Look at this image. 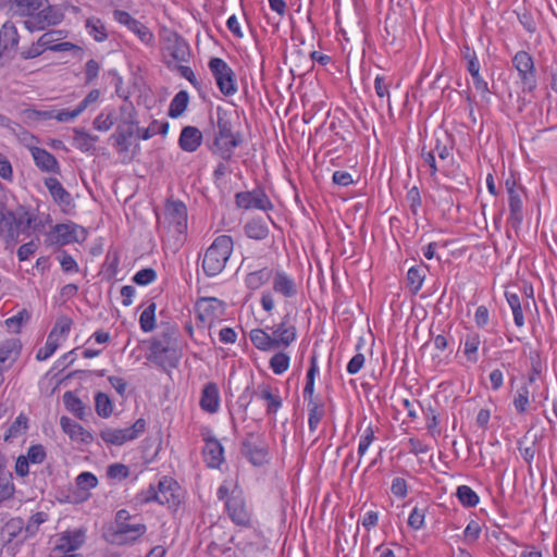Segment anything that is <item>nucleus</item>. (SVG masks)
<instances>
[{"label": "nucleus", "mask_w": 557, "mask_h": 557, "mask_svg": "<svg viewBox=\"0 0 557 557\" xmlns=\"http://www.w3.org/2000/svg\"><path fill=\"white\" fill-rule=\"evenodd\" d=\"M406 199L409 203L410 211L413 215H418L419 209L422 205L420 190L417 186L411 187L406 195Z\"/></svg>", "instance_id": "obj_57"}, {"label": "nucleus", "mask_w": 557, "mask_h": 557, "mask_svg": "<svg viewBox=\"0 0 557 557\" xmlns=\"http://www.w3.org/2000/svg\"><path fill=\"white\" fill-rule=\"evenodd\" d=\"M47 0H10V9L21 16L32 18Z\"/></svg>", "instance_id": "obj_30"}, {"label": "nucleus", "mask_w": 557, "mask_h": 557, "mask_svg": "<svg viewBox=\"0 0 557 557\" xmlns=\"http://www.w3.org/2000/svg\"><path fill=\"white\" fill-rule=\"evenodd\" d=\"M456 496L459 503L467 508L475 507L480 502L479 495L468 485L458 486Z\"/></svg>", "instance_id": "obj_45"}, {"label": "nucleus", "mask_w": 557, "mask_h": 557, "mask_svg": "<svg viewBox=\"0 0 557 557\" xmlns=\"http://www.w3.org/2000/svg\"><path fill=\"white\" fill-rule=\"evenodd\" d=\"M249 338L252 345L261 351H270L273 349H277L275 345V341L272 337V334H269L267 330L263 329H253L249 333Z\"/></svg>", "instance_id": "obj_32"}, {"label": "nucleus", "mask_w": 557, "mask_h": 557, "mask_svg": "<svg viewBox=\"0 0 557 557\" xmlns=\"http://www.w3.org/2000/svg\"><path fill=\"white\" fill-rule=\"evenodd\" d=\"M156 310L157 306L151 301L141 311V332L149 333L157 327Z\"/></svg>", "instance_id": "obj_47"}, {"label": "nucleus", "mask_w": 557, "mask_h": 557, "mask_svg": "<svg viewBox=\"0 0 557 557\" xmlns=\"http://www.w3.org/2000/svg\"><path fill=\"white\" fill-rule=\"evenodd\" d=\"M139 421H136L133 425V430L131 429H104L101 431V438L112 445H122L125 442L133 440L136 437L135 428L137 426Z\"/></svg>", "instance_id": "obj_23"}, {"label": "nucleus", "mask_w": 557, "mask_h": 557, "mask_svg": "<svg viewBox=\"0 0 557 557\" xmlns=\"http://www.w3.org/2000/svg\"><path fill=\"white\" fill-rule=\"evenodd\" d=\"M22 345L17 338H9L0 343V363H4L13 356L16 359L20 355Z\"/></svg>", "instance_id": "obj_41"}, {"label": "nucleus", "mask_w": 557, "mask_h": 557, "mask_svg": "<svg viewBox=\"0 0 557 557\" xmlns=\"http://www.w3.org/2000/svg\"><path fill=\"white\" fill-rule=\"evenodd\" d=\"M63 403L70 412L75 414L78 419H84L86 407L74 392H65L63 394Z\"/></svg>", "instance_id": "obj_43"}, {"label": "nucleus", "mask_w": 557, "mask_h": 557, "mask_svg": "<svg viewBox=\"0 0 557 557\" xmlns=\"http://www.w3.org/2000/svg\"><path fill=\"white\" fill-rule=\"evenodd\" d=\"M391 492L398 498H405L408 494V484L404 478H395L392 482Z\"/></svg>", "instance_id": "obj_64"}, {"label": "nucleus", "mask_w": 557, "mask_h": 557, "mask_svg": "<svg viewBox=\"0 0 557 557\" xmlns=\"http://www.w3.org/2000/svg\"><path fill=\"white\" fill-rule=\"evenodd\" d=\"M200 408L208 413H215L220 407V392L215 383H207L201 392Z\"/></svg>", "instance_id": "obj_21"}, {"label": "nucleus", "mask_w": 557, "mask_h": 557, "mask_svg": "<svg viewBox=\"0 0 557 557\" xmlns=\"http://www.w3.org/2000/svg\"><path fill=\"white\" fill-rule=\"evenodd\" d=\"M116 145L121 147L122 150H127L128 147L133 144L132 139L134 137L133 125L128 123H123L119 125L116 131Z\"/></svg>", "instance_id": "obj_50"}, {"label": "nucleus", "mask_w": 557, "mask_h": 557, "mask_svg": "<svg viewBox=\"0 0 557 557\" xmlns=\"http://www.w3.org/2000/svg\"><path fill=\"white\" fill-rule=\"evenodd\" d=\"M30 152L35 164L42 172H51L55 174L60 172L59 162L52 153L39 147L32 148Z\"/></svg>", "instance_id": "obj_22"}, {"label": "nucleus", "mask_w": 557, "mask_h": 557, "mask_svg": "<svg viewBox=\"0 0 557 557\" xmlns=\"http://www.w3.org/2000/svg\"><path fill=\"white\" fill-rule=\"evenodd\" d=\"M454 145L455 140L448 132H435L434 145L430 150L433 151L434 154L437 153L441 160H446L450 156Z\"/></svg>", "instance_id": "obj_24"}, {"label": "nucleus", "mask_w": 557, "mask_h": 557, "mask_svg": "<svg viewBox=\"0 0 557 557\" xmlns=\"http://www.w3.org/2000/svg\"><path fill=\"white\" fill-rule=\"evenodd\" d=\"M114 17L119 23L126 25L131 30H133L136 34H139L138 22L135 18H133L126 11H114Z\"/></svg>", "instance_id": "obj_59"}, {"label": "nucleus", "mask_w": 557, "mask_h": 557, "mask_svg": "<svg viewBox=\"0 0 557 557\" xmlns=\"http://www.w3.org/2000/svg\"><path fill=\"white\" fill-rule=\"evenodd\" d=\"M216 86L224 96H233L237 91L236 75L233 69L221 58L213 57L208 62Z\"/></svg>", "instance_id": "obj_9"}, {"label": "nucleus", "mask_w": 557, "mask_h": 557, "mask_svg": "<svg viewBox=\"0 0 557 557\" xmlns=\"http://www.w3.org/2000/svg\"><path fill=\"white\" fill-rule=\"evenodd\" d=\"M289 364L290 357L284 351H277L271 357L269 361L270 369L273 371L274 374L277 375L283 374L285 371H287Z\"/></svg>", "instance_id": "obj_49"}, {"label": "nucleus", "mask_w": 557, "mask_h": 557, "mask_svg": "<svg viewBox=\"0 0 557 557\" xmlns=\"http://www.w3.org/2000/svg\"><path fill=\"white\" fill-rule=\"evenodd\" d=\"M374 438H375L374 430H373V428L371 425H369L364 430V432L361 435L360 441H359V445H358L359 458H361L366 454V451L368 450L369 446L372 444Z\"/></svg>", "instance_id": "obj_60"}, {"label": "nucleus", "mask_w": 557, "mask_h": 557, "mask_svg": "<svg viewBox=\"0 0 557 557\" xmlns=\"http://www.w3.org/2000/svg\"><path fill=\"white\" fill-rule=\"evenodd\" d=\"M60 425L64 433H66L72 440L81 441L83 443H89L92 441L91 434L79 423L69 417H61Z\"/></svg>", "instance_id": "obj_26"}, {"label": "nucleus", "mask_w": 557, "mask_h": 557, "mask_svg": "<svg viewBox=\"0 0 557 557\" xmlns=\"http://www.w3.org/2000/svg\"><path fill=\"white\" fill-rule=\"evenodd\" d=\"M273 275V270L269 267L249 272L244 280L245 286L249 290H257L265 285Z\"/></svg>", "instance_id": "obj_29"}, {"label": "nucleus", "mask_w": 557, "mask_h": 557, "mask_svg": "<svg viewBox=\"0 0 557 557\" xmlns=\"http://www.w3.org/2000/svg\"><path fill=\"white\" fill-rule=\"evenodd\" d=\"M50 235L53 243L61 246L77 240L76 227L70 224H57Z\"/></svg>", "instance_id": "obj_35"}, {"label": "nucleus", "mask_w": 557, "mask_h": 557, "mask_svg": "<svg viewBox=\"0 0 557 557\" xmlns=\"http://www.w3.org/2000/svg\"><path fill=\"white\" fill-rule=\"evenodd\" d=\"M235 205L237 208L244 210H260V211H271L274 206L267 195L263 187H256L252 190L248 191H238L235 194Z\"/></svg>", "instance_id": "obj_12"}, {"label": "nucleus", "mask_w": 557, "mask_h": 557, "mask_svg": "<svg viewBox=\"0 0 557 557\" xmlns=\"http://www.w3.org/2000/svg\"><path fill=\"white\" fill-rule=\"evenodd\" d=\"M461 58L466 62V70L468 73H473L475 70H481V64L475 50L465 42L460 47Z\"/></svg>", "instance_id": "obj_46"}, {"label": "nucleus", "mask_w": 557, "mask_h": 557, "mask_svg": "<svg viewBox=\"0 0 557 557\" xmlns=\"http://www.w3.org/2000/svg\"><path fill=\"white\" fill-rule=\"evenodd\" d=\"M224 505L228 518L235 525L242 528L251 527V512L247 508L246 498L242 490H233Z\"/></svg>", "instance_id": "obj_10"}, {"label": "nucleus", "mask_w": 557, "mask_h": 557, "mask_svg": "<svg viewBox=\"0 0 557 557\" xmlns=\"http://www.w3.org/2000/svg\"><path fill=\"white\" fill-rule=\"evenodd\" d=\"M240 454L255 467H261L269 462V449L262 435L248 432L240 442Z\"/></svg>", "instance_id": "obj_8"}, {"label": "nucleus", "mask_w": 557, "mask_h": 557, "mask_svg": "<svg viewBox=\"0 0 557 557\" xmlns=\"http://www.w3.org/2000/svg\"><path fill=\"white\" fill-rule=\"evenodd\" d=\"M103 539L113 545H125L139 539V518L126 509L116 512L114 522L103 529Z\"/></svg>", "instance_id": "obj_4"}, {"label": "nucleus", "mask_w": 557, "mask_h": 557, "mask_svg": "<svg viewBox=\"0 0 557 557\" xmlns=\"http://www.w3.org/2000/svg\"><path fill=\"white\" fill-rule=\"evenodd\" d=\"M86 28L88 29V34L92 36L96 41H103L108 37L106 27L99 18H88L86 21Z\"/></svg>", "instance_id": "obj_53"}, {"label": "nucleus", "mask_w": 557, "mask_h": 557, "mask_svg": "<svg viewBox=\"0 0 557 557\" xmlns=\"http://www.w3.org/2000/svg\"><path fill=\"white\" fill-rule=\"evenodd\" d=\"M428 270L429 268L424 263L413 265L408 270L407 286L413 294H417L421 289Z\"/></svg>", "instance_id": "obj_34"}, {"label": "nucleus", "mask_w": 557, "mask_h": 557, "mask_svg": "<svg viewBox=\"0 0 557 557\" xmlns=\"http://www.w3.org/2000/svg\"><path fill=\"white\" fill-rule=\"evenodd\" d=\"M513 12L516 13L519 23L527 33L534 34L536 32L537 28L534 17L525 5L516 9Z\"/></svg>", "instance_id": "obj_48"}, {"label": "nucleus", "mask_w": 557, "mask_h": 557, "mask_svg": "<svg viewBox=\"0 0 557 557\" xmlns=\"http://www.w3.org/2000/svg\"><path fill=\"white\" fill-rule=\"evenodd\" d=\"M85 539L86 534L83 529L61 533L50 552V557H64L67 553L78 549L85 543Z\"/></svg>", "instance_id": "obj_16"}, {"label": "nucleus", "mask_w": 557, "mask_h": 557, "mask_svg": "<svg viewBox=\"0 0 557 557\" xmlns=\"http://www.w3.org/2000/svg\"><path fill=\"white\" fill-rule=\"evenodd\" d=\"M225 312V304L216 298H201L196 304L197 319L201 322H209L211 326L214 320L220 319Z\"/></svg>", "instance_id": "obj_17"}, {"label": "nucleus", "mask_w": 557, "mask_h": 557, "mask_svg": "<svg viewBox=\"0 0 557 557\" xmlns=\"http://www.w3.org/2000/svg\"><path fill=\"white\" fill-rule=\"evenodd\" d=\"M525 196V188L518 189L508 194L509 216L508 224L518 231L523 222V197Z\"/></svg>", "instance_id": "obj_18"}, {"label": "nucleus", "mask_w": 557, "mask_h": 557, "mask_svg": "<svg viewBox=\"0 0 557 557\" xmlns=\"http://www.w3.org/2000/svg\"><path fill=\"white\" fill-rule=\"evenodd\" d=\"M518 72L522 94H533L537 88L536 69L533 57L525 50H519L511 59Z\"/></svg>", "instance_id": "obj_7"}, {"label": "nucleus", "mask_w": 557, "mask_h": 557, "mask_svg": "<svg viewBox=\"0 0 557 557\" xmlns=\"http://www.w3.org/2000/svg\"><path fill=\"white\" fill-rule=\"evenodd\" d=\"M64 18V13L58 5H47L37 11V13L24 22L29 32L44 30L47 27L60 24Z\"/></svg>", "instance_id": "obj_13"}, {"label": "nucleus", "mask_w": 557, "mask_h": 557, "mask_svg": "<svg viewBox=\"0 0 557 557\" xmlns=\"http://www.w3.org/2000/svg\"><path fill=\"white\" fill-rule=\"evenodd\" d=\"M95 408L98 416L108 418L113 411L112 401L104 393H97L95 396Z\"/></svg>", "instance_id": "obj_52"}, {"label": "nucleus", "mask_w": 557, "mask_h": 557, "mask_svg": "<svg viewBox=\"0 0 557 557\" xmlns=\"http://www.w3.org/2000/svg\"><path fill=\"white\" fill-rule=\"evenodd\" d=\"M272 331V337L275 341L276 348H286L297 339V327L295 317L290 312H286L280 323L274 326L267 327Z\"/></svg>", "instance_id": "obj_14"}, {"label": "nucleus", "mask_w": 557, "mask_h": 557, "mask_svg": "<svg viewBox=\"0 0 557 557\" xmlns=\"http://www.w3.org/2000/svg\"><path fill=\"white\" fill-rule=\"evenodd\" d=\"M506 300L512 311L513 321L516 326L522 327L524 325V315L521 307L520 297L516 293L506 292Z\"/></svg>", "instance_id": "obj_44"}, {"label": "nucleus", "mask_w": 557, "mask_h": 557, "mask_svg": "<svg viewBox=\"0 0 557 557\" xmlns=\"http://www.w3.org/2000/svg\"><path fill=\"white\" fill-rule=\"evenodd\" d=\"M18 34L13 24L5 23L0 29V47L3 50H10L17 46Z\"/></svg>", "instance_id": "obj_37"}, {"label": "nucleus", "mask_w": 557, "mask_h": 557, "mask_svg": "<svg viewBox=\"0 0 557 557\" xmlns=\"http://www.w3.org/2000/svg\"><path fill=\"white\" fill-rule=\"evenodd\" d=\"M374 89L379 98L387 97L388 108L391 109L389 101V83L386 82V77L383 75H376L374 79Z\"/></svg>", "instance_id": "obj_61"}, {"label": "nucleus", "mask_w": 557, "mask_h": 557, "mask_svg": "<svg viewBox=\"0 0 557 557\" xmlns=\"http://www.w3.org/2000/svg\"><path fill=\"white\" fill-rule=\"evenodd\" d=\"M325 414V405L313 407V409L308 410V426L310 432H314L321 420Z\"/></svg>", "instance_id": "obj_56"}, {"label": "nucleus", "mask_w": 557, "mask_h": 557, "mask_svg": "<svg viewBox=\"0 0 557 557\" xmlns=\"http://www.w3.org/2000/svg\"><path fill=\"white\" fill-rule=\"evenodd\" d=\"M234 248V242L230 235L218 236L212 244L207 248L201 268L208 277H213L220 274L230 259Z\"/></svg>", "instance_id": "obj_5"}, {"label": "nucleus", "mask_w": 557, "mask_h": 557, "mask_svg": "<svg viewBox=\"0 0 557 557\" xmlns=\"http://www.w3.org/2000/svg\"><path fill=\"white\" fill-rule=\"evenodd\" d=\"M30 318L29 312L26 309H22L15 315L5 320V325L13 330L15 333H18L22 325L26 323Z\"/></svg>", "instance_id": "obj_55"}, {"label": "nucleus", "mask_w": 557, "mask_h": 557, "mask_svg": "<svg viewBox=\"0 0 557 557\" xmlns=\"http://www.w3.org/2000/svg\"><path fill=\"white\" fill-rule=\"evenodd\" d=\"M169 122L153 120L146 128H141V140H147L157 134L165 136L169 132Z\"/></svg>", "instance_id": "obj_51"}, {"label": "nucleus", "mask_w": 557, "mask_h": 557, "mask_svg": "<svg viewBox=\"0 0 557 557\" xmlns=\"http://www.w3.org/2000/svg\"><path fill=\"white\" fill-rule=\"evenodd\" d=\"M141 502H157L160 505H166L170 509H176L182 502L181 487L173 479L163 476L157 486L150 484Z\"/></svg>", "instance_id": "obj_6"}, {"label": "nucleus", "mask_w": 557, "mask_h": 557, "mask_svg": "<svg viewBox=\"0 0 557 557\" xmlns=\"http://www.w3.org/2000/svg\"><path fill=\"white\" fill-rule=\"evenodd\" d=\"M15 486L12 473L8 470L4 459L0 456V505L13 498Z\"/></svg>", "instance_id": "obj_28"}, {"label": "nucleus", "mask_w": 557, "mask_h": 557, "mask_svg": "<svg viewBox=\"0 0 557 557\" xmlns=\"http://www.w3.org/2000/svg\"><path fill=\"white\" fill-rule=\"evenodd\" d=\"M425 509L414 507L408 517V525L413 530H420L424 525Z\"/></svg>", "instance_id": "obj_58"}, {"label": "nucleus", "mask_w": 557, "mask_h": 557, "mask_svg": "<svg viewBox=\"0 0 557 557\" xmlns=\"http://www.w3.org/2000/svg\"><path fill=\"white\" fill-rule=\"evenodd\" d=\"M318 372V357L317 354L313 352L312 356L310 357V367L307 371L306 385L304 387V398L314 396V381Z\"/></svg>", "instance_id": "obj_42"}, {"label": "nucleus", "mask_w": 557, "mask_h": 557, "mask_svg": "<svg viewBox=\"0 0 557 557\" xmlns=\"http://www.w3.org/2000/svg\"><path fill=\"white\" fill-rule=\"evenodd\" d=\"M45 186L49 190L52 199L60 206H72L73 198L71 194L62 186L55 177H48L45 180Z\"/></svg>", "instance_id": "obj_25"}, {"label": "nucleus", "mask_w": 557, "mask_h": 557, "mask_svg": "<svg viewBox=\"0 0 557 557\" xmlns=\"http://www.w3.org/2000/svg\"><path fill=\"white\" fill-rule=\"evenodd\" d=\"M170 55L177 62H188L190 48L185 39L177 37L169 47Z\"/></svg>", "instance_id": "obj_38"}, {"label": "nucleus", "mask_w": 557, "mask_h": 557, "mask_svg": "<svg viewBox=\"0 0 557 557\" xmlns=\"http://www.w3.org/2000/svg\"><path fill=\"white\" fill-rule=\"evenodd\" d=\"M59 347V341L58 338L52 337L51 335H48L46 344L44 347L39 348L36 354V359L38 361L47 360L49 357H51L54 351Z\"/></svg>", "instance_id": "obj_54"}, {"label": "nucleus", "mask_w": 557, "mask_h": 557, "mask_svg": "<svg viewBox=\"0 0 557 557\" xmlns=\"http://www.w3.org/2000/svg\"><path fill=\"white\" fill-rule=\"evenodd\" d=\"M164 214L175 233L185 236L187 233V207L182 200L169 199L164 205Z\"/></svg>", "instance_id": "obj_15"}, {"label": "nucleus", "mask_w": 557, "mask_h": 557, "mask_svg": "<svg viewBox=\"0 0 557 557\" xmlns=\"http://www.w3.org/2000/svg\"><path fill=\"white\" fill-rule=\"evenodd\" d=\"M463 344V355L467 360L472 363H476L479 361V347L481 345V336L475 331L468 332L465 337L461 339Z\"/></svg>", "instance_id": "obj_31"}, {"label": "nucleus", "mask_w": 557, "mask_h": 557, "mask_svg": "<svg viewBox=\"0 0 557 557\" xmlns=\"http://www.w3.org/2000/svg\"><path fill=\"white\" fill-rule=\"evenodd\" d=\"M39 227L36 218L25 208L7 210L0 216V237L5 242V249H12L18 242L29 237Z\"/></svg>", "instance_id": "obj_2"}, {"label": "nucleus", "mask_w": 557, "mask_h": 557, "mask_svg": "<svg viewBox=\"0 0 557 557\" xmlns=\"http://www.w3.org/2000/svg\"><path fill=\"white\" fill-rule=\"evenodd\" d=\"M259 398L267 401V413L275 414L282 407V398L278 394H273L272 388L268 384L258 386V392L255 393Z\"/></svg>", "instance_id": "obj_33"}, {"label": "nucleus", "mask_w": 557, "mask_h": 557, "mask_svg": "<svg viewBox=\"0 0 557 557\" xmlns=\"http://www.w3.org/2000/svg\"><path fill=\"white\" fill-rule=\"evenodd\" d=\"M515 410L518 414L522 416L528 412L530 401V389L528 384H522L516 392L512 400Z\"/></svg>", "instance_id": "obj_39"}, {"label": "nucleus", "mask_w": 557, "mask_h": 557, "mask_svg": "<svg viewBox=\"0 0 557 557\" xmlns=\"http://www.w3.org/2000/svg\"><path fill=\"white\" fill-rule=\"evenodd\" d=\"M107 475L113 480H123L128 476V468L123 463H113L108 467Z\"/></svg>", "instance_id": "obj_63"}, {"label": "nucleus", "mask_w": 557, "mask_h": 557, "mask_svg": "<svg viewBox=\"0 0 557 557\" xmlns=\"http://www.w3.org/2000/svg\"><path fill=\"white\" fill-rule=\"evenodd\" d=\"M203 141L202 132L191 125L184 126L178 137V147L185 152H195Z\"/></svg>", "instance_id": "obj_20"}, {"label": "nucleus", "mask_w": 557, "mask_h": 557, "mask_svg": "<svg viewBox=\"0 0 557 557\" xmlns=\"http://www.w3.org/2000/svg\"><path fill=\"white\" fill-rule=\"evenodd\" d=\"M73 139L81 151L88 152L95 150V143L98 140V136L90 135L83 128H75Z\"/></svg>", "instance_id": "obj_40"}, {"label": "nucleus", "mask_w": 557, "mask_h": 557, "mask_svg": "<svg viewBox=\"0 0 557 557\" xmlns=\"http://www.w3.org/2000/svg\"><path fill=\"white\" fill-rule=\"evenodd\" d=\"M200 436L205 443L202 456L207 467L220 469L221 465L225 461L223 445L209 426L201 428Z\"/></svg>", "instance_id": "obj_11"}, {"label": "nucleus", "mask_w": 557, "mask_h": 557, "mask_svg": "<svg viewBox=\"0 0 557 557\" xmlns=\"http://www.w3.org/2000/svg\"><path fill=\"white\" fill-rule=\"evenodd\" d=\"M24 457L27 458L29 463H41L46 459L45 447L42 445H39V444L38 445H32L28 448L26 456H24Z\"/></svg>", "instance_id": "obj_62"}, {"label": "nucleus", "mask_w": 557, "mask_h": 557, "mask_svg": "<svg viewBox=\"0 0 557 557\" xmlns=\"http://www.w3.org/2000/svg\"><path fill=\"white\" fill-rule=\"evenodd\" d=\"M211 128L206 129V146L213 157L232 161L234 150L244 143L243 134L234 129L232 115L222 107L216 108V120L210 116Z\"/></svg>", "instance_id": "obj_1"}, {"label": "nucleus", "mask_w": 557, "mask_h": 557, "mask_svg": "<svg viewBox=\"0 0 557 557\" xmlns=\"http://www.w3.org/2000/svg\"><path fill=\"white\" fill-rule=\"evenodd\" d=\"M245 235L253 240H264L270 234L269 226L262 218H252L248 220L244 227Z\"/></svg>", "instance_id": "obj_27"}, {"label": "nucleus", "mask_w": 557, "mask_h": 557, "mask_svg": "<svg viewBox=\"0 0 557 557\" xmlns=\"http://www.w3.org/2000/svg\"><path fill=\"white\" fill-rule=\"evenodd\" d=\"M189 103V94L186 90L178 91L171 100L168 114L172 119L180 117L187 109Z\"/></svg>", "instance_id": "obj_36"}, {"label": "nucleus", "mask_w": 557, "mask_h": 557, "mask_svg": "<svg viewBox=\"0 0 557 557\" xmlns=\"http://www.w3.org/2000/svg\"><path fill=\"white\" fill-rule=\"evenodd\" d=\"M174 335L175 329L166 325L162 329L160 335L144 341L147 344V360L162 369L176 368L180 355L175 348L176 338Z\"/></svg>", "instance_id": "obj_3"}, {"label": "nucleus", "mask_w": 557, "mask_h": 557, "mask_svg": "<svg viewBox=\"0 0 557 557\" xmlns=\"http://www.w3.org/2000/svg\"><path fill=\"white\" fill-rule=\"evenodd\" d=\"M272 289L285 298H294L298 294L295 280L282 270L273 271Z\"/></svg>", "instance_id": "obj_19"}]
</instances>
